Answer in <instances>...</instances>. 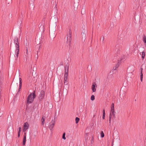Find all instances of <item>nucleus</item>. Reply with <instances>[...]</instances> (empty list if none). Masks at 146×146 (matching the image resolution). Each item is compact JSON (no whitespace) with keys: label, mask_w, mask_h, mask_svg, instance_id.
Returning <instances> with one entry per match:
<instances>
[{"label":"nucleus","mask_w":146,"mask_h":146,"mask_svg":"<svg viewBox=\"0 0 146 146\" xmlns=\"http://www.w3.org/2000/svg\"><path fill=\"white\" fill-rule=\"evenodd\" d=\"M35 91H34L32 93H31L27 97V103L29 104L31 103L33 101L34 98L36 97L35 95Z\"/></svg>","instance_id":"f257e3e1"},{"label":"nucleus","mask_w":146,"mask_h":146,"mask_svg":"<svg viewBox=\"0 0 146 146\" xmlns=\"http://www.w3.org/2000/svg\"><path fill=\"white\" fill-rule=\"evenodd\" d=\"M45 92L43 90H42L40 92V94L39 95L38 98L39 102L40 103H41L43 99H44Z\"/></svg>","instance_id":"f03ea898"},{"label":"nucleus","mask_w":146,"mask_h":146,"mask_svg":"<svg viewBox=\"0 0 146 146\" xmlns=\"http://www.w3.org/2000/svg\"><path fill=\"white\" fill-rule=\"evenodd\" d=\"M71 34L70 32L69 34L67 35V42H68L70 44L71 43Z\"/></svg>","instance_id":"7ed1b4c3"},{"label":"nucleus","mask_w":146,"mask_h":146,"mask_svg":"<svg viewBox=\"0 0 146 146\" xmlns=\"http://www.w3.org/2000/svg\"><path fill=\"white\" fill-rule=\"evenodd\" d=\"M29 127V124L27 122L24 123L23 126V131L25 132L28 129Z\"/></svg>","instance_id":"20e7f679"},{"label":"nucleus","mask_w":146,"mask_h":146,"mask_svg":"<svg viewBox=\"0 0 146 146\" xmlns=\"http://www.w3.org/2000/svg\"><path fill=\"white\" fill-rule=\"evenodd\" d=\"M55 123V121L53 120L50 123L49 128L51 130H52V129Z\"/></svg>","instance_id":"39448f33"},{"label":"nucleus","mask_w":146,"mask_h":146,"mask_svg":"<svg viewBox=\"0 0 146 146\" xmlns=\"http://www.w3.org/2000/svg\"><path fill=\"white\" fill-rule=\"evenodd\" d=\"M97 87V85L95 82H94L92 85V89L93 92H95L96 91V87Z\"/></svg>","instance_id":"423d86ee"},{"label":"nucleus","mask_w":146,"mask_h":146,"mask_svg":"<svg viewBox=\"0 0 146 146\" xmlns=\"http://www.w3.org/2000/svg\"><path fill=\"white\" fill-rule=\"evenodd\" d=\"M111 111L112 112V115L114 117L115 115V113L114 110V104L113 103L111 105Z\"/></svg>","instance_id":"0eeeda50"},{"label":"nucleus","mask_w":146,"mask_h":146,"mask_svg":"<svg viewBox=\"0 0 146 146\" xmlns=\"http://www.w3.org/2000/svg\"><path fill=\"white\" fill-rule=\"evenodd\" d=\"M27 52H26V54H25V56H26V60H29V57H30V56H31L30 55V52H28V50H27Z\"/></svg>","instance_id":"6e6552de"},{"label":"nucleus","mask_w":146,"mask_h":146,"mask_svg":"<svg viewBox=\"0 0 146 146\" xmlns=\"http://www.w3.org/2000/svg\"><path fill=\"white\" fill-rule=\"evenodd\" d=\"M19 88L18 90V91L17 93L19 92L20 91L21 89L22 85V79L21 78H19Z\"/></svg>","instance_id":"1a4fd4ad"},{"label":"nucleus","mask_w":146,"mask_h":146,"mask_svg":"<svg viewBox=\"0 0 146 146\" xmlns=\"http://www.w3.org/2000/svg\"><path fill=\"white\" fill-rule=\"evenodd\" d=\"M143 69V68H141L140 72V78L141 81V82L142 81L143 78V74L142 73Z\"/></svg>","instance_id":"9d476101"},{"label":"nucleus","mask_w":146,"mask_h":146,"mask_svg":"<svg viewBox=\"0 0 146 146\" xmlns=\"http://www.w3.org/2000/svg\"><path fill=\"white\" fill-rule=\"evenodd\" d=\"M45 117L43 116L41 118V121H42V125H43L44 123L45 120Z\"/></svg>","instance_id":"9b49d317"},{"label":"nucleus","mask_w":146,"mask_h":146,"mask_svg":"<svg viewBox=\"0 0 146 146\" xmlns=\"http://www.w3.org/2000/svg\"><path fill=\"white\" fill-rule=\"evenodd\" d=\"M19 53V49H16L15 51V53L16 54V57L17 58L18 57V55Z\"/></svg>","instance_id":"f8f14e48"},{"label":"nucleus","mask_w":146,"mask_h":146,"mask_svg":"<svg viewBox=\"0 0 146 146\" xmlns=\"http://www.w3.org/2000/svg\"><path fill=\"white\" fill-rule=\"evenodd\" d=\"M26 141V136H24L23 141V145H25Z\"/></svg>","instance_id":"ddd939ff"},{"label":"nucleus","mask_w":146,"mask_h":146,"mask_svg":"<svg viewBox=\"0 0 146 146\" xmlns=\"http://www.w3.org/2000/svg\"><path fill=\"white\" fill-rule=\"evenodd\" d=\"M14 43H15L16 42H17V44L18 43V42H18V39L17 37H15L14 39Z\"/></svg>","instance_id":"4468645a"},{"label":"nucleus","mask_w":146,"mask_h":146,"mask_svg":"<svg viewBox=\"0 0 146 146\" xmlns=\"http://www.w3.org/2000/svg\"><path fill=\"white\" fill-rule=\"evenodd\" d=\"M15 45V46L16 48V49H19V42H18V43L17 44V42H16L15 43H14Z\"/></svg>","instance_id":"2eb2a0df"},{"label":"nucleus","mask_w":146,"mask_h":146,"mask_svg":"<svg viewBox=\"0 0 146 146\" xmlns=\"http://www.w3.org/2000/svg\"><path fill=\"white\" fill-rule=\"evenodd\" d=\"M36 48H38V50L39 51V50L41 48V46L40 44H37L36 46Z\"/></svg>","instance_id":"dca6fc26"},{"label":"nucleus","mask_w":146,"mask_h":146,"mask_svg":"<svg viewBox=\"0 0 146 146\" xmlns=\"http://www.w3.org/2000/svg\"><path fill=\"white\" fill-rule=\"evenodd\" d=\"M68 72H66V69H65V74L64 75V77H67L68 78Z\"/></svg>","instance_id":"f3484780"},{"label":"nucleus","mask_w":146,"mask_h":146,"mask_svg":"<svg viewBox=\"0 0 146 146\" xmlns=\"http://www.w3.org/2000/svg\"><path fill=\"white\" fill-rule=\"evenodd\" d=\"M142 59L143 60L144 58V57L145 56V53L143 52H142Z\"/></svg>","instance_id":"a211bd4d"},{"label":"nucleus","mask_w":146,"mask_h":146,"mask_svg":"<svg viewBox=\"0 0 146 146\" xmlns=\"http://www.w3.org/2000/svg\"><path fill=\"white\" fill-rule=\"evenodd\" d=\"M120 64V62L119 61H118V63H117V64L115 65V67L116 68H118Z\"/></svg>","instance_id":"6ab92c4d"},{"label":"nucleus","mask_w":146,"mask_h":146,"mask_svg":"<svg viewBox=\"0 0 146 146\" xmlns=\"http://www.w3.org/2000/svg\"><path fill=\"white\" fill-rule=\"evenodd\" d=\"M105 110L104 109L103 110V117H102V118L103 119H105Z\"/></svg>","instance_id":"aec40b11"},{"label":"nucleus","mask_w":146,"mask_h":146,"mask_svg":"<svg viewBox=\"0 0 146 146\" xmlns=\"http://www.w3.org/2000/svg\"><path fill=\"white\" fill-rule=\"evenodd\" d=\"M80 120V119L78 117H76V119H75V121H76V123H78L79 121Z\"/></svg>","instance_id":"412c9836"},{"label":"nucleus","mask_w":146,"mask_h":146,"mask_svg":"<svg viewBox=\"0 0 146 146\" xmlns=\"http://www.w3.org/2000/svg\"><path fill=\"white\" fill-rule=\"evenodd\" d=\"M82 39H83V38L84 39V40L85 39V36H86V35L84 33H82Z\"/></svg>","instance_id":"4be33fe9"},{"label":"nucleus","mask_w":146,"mask_h":146,"mask_svg":"<svg viewBox=\"0 0 146 146\" xmlns=\"http://www.w3.org/2000/svg\"><path fill=\"white\" fill-rule=\"evenodd\" d=\"M68 67H69L68 65H66L65 66V69H67V72H68Z\"/></svg>","instance_id":"5701e85b"},{"label":"nucleus","mask_w":146,"mask_h":146,"mask_svg":"<svg viewBox=\"0 0 146 146\" xmlns=\"http://www.w3.org/2000/svg\"><path fill=\"white\" fill-rule=\"evenodd\" d=\"M104 134L103 131H102L101 133V136L102 138L104 137Z\"/></svg>","instance_id":"b1692460"},{"label":"nucleus","mask_w":146,"mask_h":146,"mask_svg":"<svg viewBox=\"0 0 146 146\" xmlns=\"http://www.w3.org/2000/svg\"><path fill=\"white\" fill-rule=\"evenodd\" d=\"M94 99H95L94 96V95H92L91 97V100L92 101H93L94 100Z\"/></svg>","instance_id":"393cba45"},{"label":"nucleus","mask_w":146,"mask_h":146,"mask_svg":"<svg viewBox=\"0 0 146 146\" xmlns=\"http://www.w3.org/2000/svg\"><path fill=\"white\" fill-rule=\"evenodd\" d=\"M65 133H64L62 135V138L64 139V140H65L66 139V137H65Z\"/></svg>","instance_id":"a878e982"},{"label":"nucleus","mask_w":146,"mask_h":146,"mask_svg":"<svg viewBox=\"0 0 146 146\" xmlns=\"http://www.w3.org/2000/svg\"><path fill=\"white\" fill-rule=\"evenodd\" d=\"M143 41L144 43H146V37L145 36L143 37Z\"/></svg>","instance_id":"bb28decb"},{"label":"nucleus","mask_w":146,"mask_h":146,"mask_svg":"<svg viewBox=\"0 0 146 146\" xmlns=\"http://www.w3.org/2000/svg\"><path fill=\"white\" fill-rule=\"evenodd\" d=\"M64 81H68V78L64 77Z\"/></svg>","instance_id":"cd10ccee"},{"label":"nucleus","mask_w":146,"mask_h":146,"mask_svg":"<svg viewBox=\"0 0 146 146\" xmlns=\"http://www.w3.org/2000/svg\"><path fill=\"white\" fill-rule=\"evenodd\" d=\"M102 38L101 37V40H102L103 42L104 40V37L103 36H102Z\"/></svg>","instance_id":"c85d7f7f"},{"label":"nucleus","mask_w":146,"mask_h":146,"mask_svg":"<svg viewBox=\"0 0 146 146\" xmlns=\"http://www.w3.org/2000/svg\"><path fill=\"white\" fill-rule=\"evenodd\" d=\"M68 84V81H64V84L66 85Z\"/></svg>","instance_id":"c756f323"},{"label":"nucleus","mask_w":146,"mask_h":146,"mask_svg":"<svg viewBox=\"0 0 146 146\" xmlns=\"http://www.w3.org/2000/svg\"><path fill=\"white\" fill-rule=\"evenodd\" d=\"M117 68H116L114 66L113 67V70H116V69H117Z\"/></svg>","instance_id":"7c9ffc66"},{"label":"nucleus","mask_w":146,"mask_h":146,"mask_svg":"<svg viewBox=\"0 0 146 146\" xmlns=\"http://www.w3.org/2000/svg\"><path fill=\"white\" fill-rule=\"evenodd\" d=\"M21 127H19V131H18V132H19V133H20L21 131Z\"/></svg>","instance_id":"2f4dec72"},{"label":"nucleus","mask_w":146,"mask_h":146,"mask_svg":"<svg viewBox=\"0 0 146 146\" xmlns=\"http://www.w3.org/2000/svg\"><path fill=\"white\" fill-rule=\"evenodd\" d=\"M20 135V133L18 132V137H19Z\"/></svg>","instance_id":"473e14b6"},{"label":"nucleus","mask_w":146,"mask_h":146,"mask_svg":"<svg viewBox=\"0 0 146 146\" xmlns=\"http://www.w3.org/2000/svg\"><path fill=\"white\" fill-rule=\"evenodd\" d=\"M26 133H25H25H24V136H26Z\"/></svg>","instance_id":"72a5a7b5"},{"label":"nucleus","mask_w":146,"mask_h":146,"mask_svg":"<svg viewBox=\"0 0 146 146\" xmlns=\"http://www.w3.org/2000/svg\"><path fill=\"white\" fill-rule=\"evenodd\" d=\"M81 13L82 14H84V13H83L82 12V11L81 12Z\"/></svg>","instance_id":"f704fd0d"},{"label":"nucleus","mask_w":146,"mask_h":146,"mask_svg":"<svg viewBox=\"0 0 146 146\" xmlns=\"http://www.w3.org/2000/svg\"><path fill=\"white\" fill-rule=\"evenodd\" d=\"M125 56H123V58H125Z\"/></svg>","instance_id":"c9c22d12"},{"label":"nucleus","mask_w":146,"mask_h":146,"mask_svg":"<svg viewBox=\"0 0 146 146\" xmlns=\"http://www.w3.org/2000/svg\"><path fill=\"white\" fill-rule=\"evenodd\" d=\"M11 45H10V47H11Z\"/></svg>","instance_id":"e433bc0d"},{"label":"nucleus","mask_w":146,"mask_h":146,"mask_svg":"<svg viewBox=\"0 0 146 146\" xmlns=\"http://www.w3.org/2000/svg\"><path fill=\"white\" fill-rule=\"evenodd\" d=\"M123 60V58H121V60Z\"/></svg>","instance_id":"4c0bfd02"},{"label":"nucleus","mask_w":146,"mask_h":146,"mask_svg":"<svg viewBox=\"0 0 146 146\" xmlns=\"http://www.w3.org/2000/svg\"><path fill=\"white\" fill-rule=\"evenodd\" d=\"M37 54H38V51H37Z\"/></svg>","instance_id":"58836bf2"},{"label":"nucleus","mask_w":146,"mask_h":146,"mask_svg":"<svg viewBox=\"0 0 146 146\" xmlns=\"http://www.w3.org/2000/svg\"><path fill=\"white\" fill-rule=\"evenodd\" d=\"M109 121L110 122V119H109Z\"/></svg>","instance_id":"ea45409f"},{"label":"nucleus","mask_w":146,"mask_h":146,"mask_svg":"<svg viewBox=\"0 0 146 146\" xmlns=\"http://www.w3.org/2000/svg\"><path fill=\"white\" fill-rule=\"evenodd\" d=\"M67 72V70H66V72Z\"/></svg>","instance_id":"a19ab883"},{"label":"nucleus","mask_w":146,"mask_h":146,"mask_svg":"<svg viewBox=\"0 0 146 146\" xmlns=\"http://www.w3.org/2000/svg\"><path fill=\"white\" fill-rule=\"evenodd\" d=\"M112 145H113V143H112Z\"/></svg>","instance_id":"79ce46f5"},{"label":"nucleus","mask_w":146,"mask_h":146,"mask_svg":"<svg viewBox=\"0 0 146 146\" xmlns=\"http://www.w3.org/2000/svg\"><path fill=\"white\" fill-rule=\"evenodd\" d=\"M1 72V71H0V73Z\"/></svg>","instance_id":"37998d69"}]
</instances>
